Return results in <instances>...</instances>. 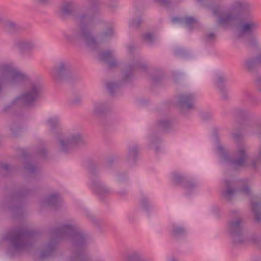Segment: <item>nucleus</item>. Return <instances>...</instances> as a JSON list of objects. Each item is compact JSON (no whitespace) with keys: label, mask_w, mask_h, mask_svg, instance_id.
Here are the masks:
<instances>
[{"label":"nucleus","mask_w":261,"mask_h":261,"mask_svg":"<svg viewBox=\"0 0 261 261\" xmlns=\"http://www.w3.org/2000/svg\"><path fill=\"white\" fill-rule=\"evenodd\" d=\"M76 4L73 1L64 2L60 8V13L64 16H72L78 22L79 29H72L63 32L67 41L74 43L83 41L85 46L90 51L96 50L98 42L90 29L95 18L100 14V9L95 3H89L82 6L76 13Z\"/></svg>","instance_id":"obj_1"},{"label":"nucleus","mask_w":261,"mask_h":261,"mask_svg":"<svg viewBox=\"0 0 261 261\" xmlns=\"http://www.w3.org/2000/svg\"><path fill=\"white\" fill-rule=\"evenodd\" d=\"M50 241L41 251L40 258L45 259L52 256L55 252L58 241L69 239L72 242V254L69 261H87L88 257L86 250L90 242V236L79 229L75 224L63 225L50 231Z\"/></svg>","instance_id":"obj_2"},{"label":"nucleus","mask_w":261,"mask_h":261,"mask_svg":"<svg viewBox=\"0 0 261 261\" xmlns=\"http://www.w3.org/2000/svg\"><path fill=\"white\" fill-rule=\"evenodd\" d=\"M213 14L218 16L217 22L224 27L233 25L234 28V41L236 44L240 41H244L245 37V5L243 1H237L229 10L220 13L218 5H207Z\"/></svg>","instance_id":"obj_3"},{"label":"nucleus","mask_w":261,"mask_h":261,"mask_svg":"<svg viewBox=\"0 0 261 261\" xmlns=\"http://www.w3.org/2000/svg\"><path fill=\"white\" fill-rule=\"evenodd\" d=\"M236 119V128L231 133L236 145L234 157L232 159L224 147L218 145L217 150L223 161L229 163L234 167L243 166L245 163V145L243 130L245 114L243 110L238 108L234 114Z\"/></svg>","instance_id":"obj_4"},{"label":"nucleus","mask_w":261,"mask_h":261,"mask_svg":"<svg viewBox=\"0 0 261 261\" xmlns=\"http://www.w3.org/2000/svg\"><path fill=\"white\" fill-rule=\"evenodd\" d=\"M37 233L25 226L18 227L8 232L4 237L9 247L7 253L14 256L31 248L37 239Z\"/></svg>","instance_id":"obj_5"},{"label":"nucleus","mask_w":261,"mask_h":261,"mask_svg":"<svg viewBox=\"0 0 261 261\" xmlns=\"http://www.w3.org/2000/svg\"><path fill=\"white\" fill-rule=\"evenodd\" d=\"M133 60L127 64L123 69L122 73V80L121 83L110 81L106 83V87L109 93L113 95L119 89L121 85L129 82L135 70H139L141 71H146L147 69V64L142 60V58L138 56L132 57Z\"/></svg>","instance_id":"obj_6"},{"label":"nucleus","mask_w":261,"mask_h":261,"mask_svg":"<svg viewBox=\"0 0 261 261\" xmlns=\"http://www.w3.org/2000/svg\"><path fill=\"white\" fill-rule=\"evenodd\" d=\"M226 231L233 246L240 247L245 243V221L243 218L236 217L228 221Z\"/></svg>","instance_id":"obj_7"},{"label":"nucleus","mask_w":261,"mask_h":261,"mask_svg":"<svg viewBox=\"0 0 261 261\" xmlns=\"http://www.w3.org/2000/svg\"><path fill=\"white\" fill-rule=\"evenodd\" d=\"M83 142V136L77 129H71L64 136L59 137L57 140L59 150L63 153H68L75 146Z\"/></svg>","instance_id":"obj_8"},{"label":"nucleus","mask_w":261,"mask_h":261,"mask_svg":"<svg viewBox=\"0 0 261 261\" xmlns=\"http://www.w3.org/2000/svg\"><path fill=\"white\" fill-rule=\"evenodd\" d=\"M228 80L227 75L223 72H217L214 74V85L218 90L221 99L225 101L230 99V88L226 84Z\"/></svg>","instance_id":"obj_9"},{"label":"nucleus","mask_w":261,"mask_h":261,"mask_svg":"<svg viewBox=\"0 0 261 261\" xmlns=\"http://www.w3.org/2000/svg\"><path fill=\"white\" fill-rule=\"evenodd\" d=\"M259 27V22L253 18L246 19V46L248 48H251L257 46L256 34Z\"/></svg>","instance_id":"obj_10"},{"label":"nucleus","mask_w":261,"mask_h":261,"mask_svg":"<svg viewBox=\"0 0 261 261\" xmlns=\"http://www.w3.org/2000/svg\"><path fill=\"white\" fill-rule=\"evenodd\" d=\"M13 47L17 50L22 57H24L37 47L36 41L27 38L16 39L13 42Z\"/></svg>","instance_id":"obj_11"},{"label":"nucleus","mask_w":261,"mask_h":261,"mask_svg":"<svg viewBox=\"0 0 261 261\" xmlns=\"http://www.w3.org/2000/svg\"><path fill=\"white\" fill-rule=\"evenodd\" d=\"M71 67L67 62H61L51 71V76L54 80L59 82L68 77L71 73Z\"/></svg>","instance_id":"obj_12"},{"label":"nucleus","mask_w":261,"mask_h":261,"mask_svg":"<svg viewBox=\"0 0 261 261\" xmlns=\"http://www.w3.org/2000/svg\"><path fill=\"white\" fill-rule=\"evenodd\" d=\"M90 187L92 190L102 198L111 193V190L104 184L99 177L91 172L90 177Z\"/></svg>","instance_id":"obj_13"},{"label":"nucleus","mask_w":261,"mask_h":261,"mask_svg":"<svg viewBox=\"0 0 261 261\" xmlns=\"http://www.w3.org/2000/svg\"><path fill=\"white\" fill-rule=\"evenodd\" d=\"M236 193H245V185L243 184L240 188L234 189L232 187V182L230 180H225L224 186L221 191L222 197L228 201H230L233 198Z\"/></svg>","instance_id":"obj_14"},{"label":"nucleus","mask_w":261,"mask_h":261,"mask_svg":"<svg viewBox=\"0 0 261 261\" xmlns=\"http://www.w3.org/2000/svg\"><path fill=\"white\" fill-rule=\"evenodd\" d=\"M195 94L193 93H185L180 95L178 98V105L180 108L184 110H190L194 107Z\"/></svg>","instance_id":"obj_15"},{"label":"nucleus","mask_w":261,"mask_h":261,"mask_svg":"<svg viewBox=\"0 0 261 261\" xmlns=\"http://www.w3.org/2000/svg\"><path fill=\"white\" fill-rule=\"evenodd\" d=\"M28 193V190H23L17 192L14 196H13L12 198V201L15 202L16 204L11 206V208L16 216L18 215L22 214L23 210L22 205L21 204V201L24 195L27 194Z\"/></svg>","instance_id":"obj_16"},{"label":"nucleus","mask_w":261,"mask_h":261,"mask_svg":"<svg viewBox=\"0 0 261 261\" xmlns=\"http://www.w3.org/2000/svg\"><path fill=\"white\" fill-rule=\"evenodd\" d=\"M139 147L136 144H130L128 148V152L125 156V161L129 166L134 165L139 155Z\"/></svg>","instance_id":"obj_17"},{"label":"nucleus","mask_w":261,"mask_h":261,"mask_svg":"<svg viewBox=\"0 0 261 261\" xmlns=\"http://www.w3.org/2000/svg\"><path fill=\"white\" fill-rule=\"evenodd\" d=\"M98 58L100 60L107 63L110 67L113 68L118 65L114 53L112 50L101 53L98 56Z\"/></svg>","instance_id":"obj_18"},{"label":"nucleus","mask_w":261,"mask_h":261,"mask_svg":"<svg viewBox=\"0 0 261 261\" xmlns=\"http://www.w3.org/2000/svg\"><path fill=\"white\" fill-rule=\"evenodd\" d=\"M171 21L173 24L178 23L191 30L198 23L197 20L191 16H187L184 18L174 17L172 18Z\"/></svg>","instance_id":"obj_19"},{"label":"nucleus","mask_w":261,"mask_h":261,"mask_svg":"<svg viewBox=\"0 0 261 261\" xmlns=\"http://www.w3.org/2000/svg\"><path fill=\"white\" fill-rule=\"evenodd\" d=\"M110 110V105L105 101H97L93 103V114L96 116H101Z\"/></svg>","instance_id":"obj_20"},{"label":"nucleus","mask_w":261,"mask_h":261,"mask_svg":"<svg viewBox=\"0 0 261 261\" xmlns=\"http://www.w3.org/2000/svg\"><path fill=\"white\" fill-rule=\"evenodd\" d=\"M62 202V198L58 193H54L47 196L44 201V204L55 208L59 207Z\"/></svg>","instance_id":"obj_21"},{"label":"nucleus","mask_w":261,"mask_h":261,"mask_svg":"<svg viewBox=\"0 0 261 261\" xmlns=\"http://www.w3.org/2000/svg\"><path fill=\"white\" fill-rule=\"evenodd\" d=\"M140 205L145 211L148 212L153 210L154 205L150 202L148 197L142 196L140 200Z\"/></svg>","instance_id":"obj_22"},{"label":"nucleus","mask_w":261,"mask_h":261,"mask_svg":"<svg viewBox=\"0 0 261 261\" xmlns=\"http://www.w3.org/2000/svg\"><path fill=\"white\" fill-rule=\"evenodd\" d=\"M2 23L4 29L8 32H13L20 29L17 23L10 20H3Z\"/></svg>","instance_id":"obj_23"},{"label":"nucleus","mask_w":261,"mask_h":261,"mask_svg":"<svg viewBox=\"0 0 261 261\" xmlns=\"http://www.w3.org/2000/svg\"><path fill=\"white\" fill-rule=\"evenodd\" d=\"M250 164L254 168H256L261 164V147L259 148L258 156L256 159L252 160L248 158L246 154V167L250 165Z\"/></svg>","instance_id":"obj_24"},{"label":"nucleus","mask_w":261,"mask_h":261,"mask_svg":"<svg viewBox=\"0 0 261 261\" xmlns=\"http://www.w3.org/2000/svg\"><path fill=\"white\" fill-rule=\"evenodd\" d=\"M60 123V119L58 116H53L49 118L46 121V125L51 130L58 127Z\"/></svg>","instance_id":"obj_25"},{"label":"nucleus","mask_w":261,"mask_h":261,"mask_svg":"<svg viewBox=\"0 0 261 261\" xmlns=\"http://www.w3.org/2000/svg\"><path fill=\"white\" fill-rule=\"evenodd\" d=\"M184 188L186 195H190L198 186L197 182L193 181H187L184 184Z\"/></svg>","instance_id":"obj_26"},{"label":"nucleus","mask_w":261,"mask_h":261,"mask_svg":"<svg viewBox=\"0 0 261 261\" xmlns=\"http://www.w3.org/2000/svg\"><path fill=\"white\" fill-rule=\"evenodd\" d=\"M24 169L26 172L29 174L35 173L38 170L37 166L30 160L26 162Z\"/></svg>","instance_id":"obj_27"},{"label":"nucleus","mask_w":261,"mask_h":261,"mask_svg":"<svg viewBox=\"0 0 261 261\" xmlns=\"http://www.w3.org/2000/svg\"><path fill=\"white\" fill-rule=\"evenodd\" d=\"M159 128L163 130H167L171 128L172 126V122L168 119H162L159 120L158 122Z\"/></svg>","instance_id":"obj_28"},{"label":"nucleus","mask_w":261,"mask_h":261,"mask_svg":"<svg viewBox=\"0 0 261 261\" xmlns=\"http://www.w3.org/2000/svg\"><path fill=\"white\" fill-rule=\"evenodd\" d=\"M260 64H261V53L257 56L255 60L248 61L247 65L248 68L251 70L258 67Z\"/></svg>","instance_id":"obj_29"},{"label":"nucleus","mask_w":261,"mask_h":261,"mask_svg":"<svg viewBox=\"0 0 261 261\" xmlns=\"http://www.w3.org/2000/svg\"><path fill=\"white\" fill-rule=\"evenodd\" d=\"M129 261H144L142 255L137 251L130 252L127 256Z\"/></svg>","instance_id":"obj_30"},{"label":"nucleus","mask_w":261,"mask_h":261,"mask_svg":"<svg viewBox=\"0 0 261 261\" xmlns=\"http://www.w3.org/2000/svg\"><path fill=\"white\" fill-rule=\"evenodd\" d=\"M114 33L113 29L111 27L109 28L106 31L101 33L99 36V39L101 41H104L109 39L113 35Z\"/></svg>","instance_id":"obj_31"},{"label":"nucleus","mask_w":261,"mask_h":261,"mask_svg":"<svg viewBox=\"0 0 261 261\" xmlns=\"http://www.w3.org/2000/svg\"><path fill=\"white\" fill-rule=\"evenodd\" d=\"M216 36L215 33L210 32L205 34L203 36V40L207 44H211L215 41Z\"/></svg>","instance_id":"obj_32"},{"label":"nucleus","mask_w":261,"mask_h":261,"mask_svg":"<svg viewBox=\"0 0 261 261\" xmlns=\"http://www.w3.org/2000/svg\"><path fill=\"white\" fill-rule=\"evenodd\" d=\"M143 38L148 44H152L156 40V36L152 33L147 32L143 35Z\"/></svg>","instance_id":"obj_33"},{"label":"nucleus","mask_w":261,"mask_h":261,"mask_svg":"<svg viewBox=\"0 0 261 261\" xmlns=\"http://www.w3.org/2000/svg\"><path fill=\"white\" fill-rule=\"evenodd\" d=\"M186 230L182 227L174 225H173L172 234L175 237H180L186 233Z\"/></svg>","instance_id":"obj_34"},{"label":"nucleus","mask_w":261,"mask_h":261,"mask_svg":"<svg viewBox=\"0 0 261 261\" xmlns=\"http://www.w3.org/2000/svg\"><path fill=\"white\" fill-rule=\"evenodd\" d=\"M13 170V168L8 164H3L0 167V174L3 176L8 175Z\"/></svg>","instance_id":"obj_35"},{"label":"nucleus","mask_w":261,"mask_h":261,"mask_svg":"<svg viewBox=\"0 0 261 261\" xmlns=\"http://www.w3.org/2000/svg\"><path fill=\"white\" fill-rule=\"evenodd\" d=\"M150 145L153 149L155 151L157 152L159 150L158 144L160 142V140L159 138L155 137H150L149 138Z\"/></svg>","instance_id":"obj_36"},{"label":"nucleus","mask_w":261,"mask_h":261,"mask_svg":"<svg viewBox=\"0 0 261 261\" xmlns=\"http://www.w3.org/2000/svg\"><path fill=\"white\" fill-rule=\"evenodd\" d=\"M254 10V6L252 3L246 2V19L253 18L251 12Z\"/></svg>","instance_id":"obj_37"},{"label":"nucleus","mask_w":261,"mask_h":261,"mask_svg":"<svg viewBox=\"0 0 261 261\" xmlns=\"http://www.w3.org/2000/svg\"><path fill=\"white\" fill-rule=\"evenodd\" d=\"M183 179L182 175L178 172H173L172 173V180L175 184H178L181 182Z\"/></svg>","instance_id":"obj_38"},{"label":"nucleus","mask_w":261,"mask_h":261,"mask_svg":"<svg viewBox=\"0 0 261 261\" xmlns=\"http://www.w3.org/2000/svg\"><path fill=\"white\" fill-rule=\"evenodd\" d=\"M142 20L140 18H133L129 22V25L132 28H137L141 23Z\"/></svg>","instance_id":"obj_39"},{"label":"nucleus","mask_w":261,"mask_h":261,"mask_svg":"<svg viewBox=\"0 0 261 261\" xmlns=\"http://www.w3.org/2000/svg\"><path fill=\"white\" fill-rule=\"evenodd\" d=\"M255 85L257 90L261 92V75H257L255 78Z\"/></svg>","instance_id":"obj_40"},{"label":"nucleus","mask_w":261,"mask_h":261,"mask_svg":"<svg viewBox=\"0 0 261 261\" xmlns=\"http://www.w3.org/2000/svg\"><path fill=\"white\" fill-rule=\"evenodd\" d=\"M165 6H169L174 3V0H155Z\"/></svg>","instance_id":"obj_41"},{"label":"nucleus","mask_w":261,"mask_h":261,"mask_svg":"<svg viewBox=\"0 0 261 261\" xmlns=\"http://www.w3.org/2000/svg\"><path fill=\"white\" fill-rule=\"evenodd\" d=\"M10 129L13 135H16L17 131L20 130L21 129V127L20 125L15 126V124H13L11 126Z\"/></svg>","instance_id":"obj_42"},{"label":"nucleus","mask_w":261,"mask_h":261,"mask_svg":"<svg viewBox=\"0 0 261 261\" xmlns=\"http://www.w3.org/2000/svg\"><path fill=\"white\" fill-rule=\"evenodd\" d=\"M82 101V99L80 97H75L71 100V103L73 105H78Z\"/></svg>","instance_id":"obj_43"},{"label":"nucleus","mask_w":261,"mask_h":261,"mask_svg":"<svg viewBox=\"0 0 261 261\" xmlns=\"http://www.w3.org/2000/svg\"><path fill=\"white\" fill-rule=\"evenodd\" d=\"M128 179V177L127 176H123L122 175H119L118 176V180L119 182H124L125 181H127Z\"/></svg>","instance_id":"obj_44"},{"label":"nucleus","mask_w":261,"mask_h":261,"mask_svg":"<svg viewBox=\"0 0 261 261\" xmlns=\"http://www.w3.org/2000/svg\"><path fill=\"white\" fill-rule=\"evenodd\" d=\"M51 0H37V2L42 5H47L49 4Z\"/></svg>","instance_id":"obj_45"},{"label":"nucleus","mask_w":261,"mask_h":261,"mask_svg":"<svg viewBox=\"0 0 261 261\" xmlns=\"http://www.w3.org/2000/svg\"><path fill=\"white\" fill-rule=\"evenodd\" d=\"M127 193L128 192L126 190H121L119 192V194L121 196H125Z\"/></svg>","instance_id":"obj_46"},{"label":"nucleus","mask_w":261,"mask_h":261,"mask_svg":"<svg viewBox=\"0 0 261 261\" xmlns=\"http://www.w3.org/2000/svg\"><path fill=\"white\" fill-rule=\"evenodd\" d=\"M46 150L45 148H43L39 152V154L42 156H45V155L46 154Z\"/></svg>","instance_id":"obj_47"},{"label":"nucleus","mask_w":261,"mask_h":261,"mask_svg":"<svg viewBox=\"0 0 261 261\" xmlns=\"http://www.w3.org/2000/svg\"><path fill=\"white\" fill-rule=\"evenodd\" d=\"M152 81H153L154 83H155V82H156V78H155V77L152 78Z\"/></svg>","instance_id":"obj_48"},{"label":"nucleus","mask_w":261,"mask_h":261,"mask_svg":"<svg viewBox=\"0 0 261 261\" xmlns=\"http://www.w3.org/2000/svg\"><path fill=\"white\" fill-rule=\"evenodd\" d=\"M170 261H177V260L175 259H171Z\"/></svg>","instance_id":"obj_49"},{"label":"nucleus","mask_w":261,"mask_h":261,"mask_svg":"<svg viewBox=\"0 0 261 261\" xmlns=\"http://www.w3.org/2000/svg\"><path fill=\"white\" fill-rule=\"evenodd\" d=\"M209 117H210V118H211V115H209Z\"/></svg>","instance_id":"obj_50"}]
</instances>
